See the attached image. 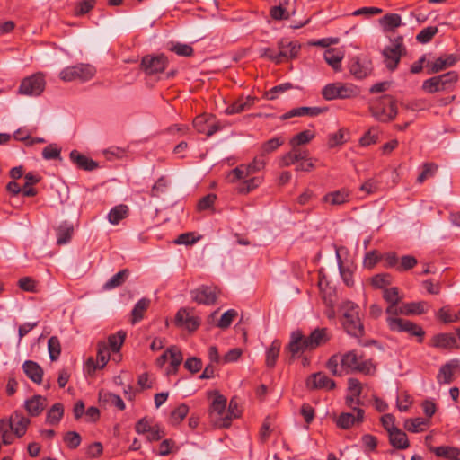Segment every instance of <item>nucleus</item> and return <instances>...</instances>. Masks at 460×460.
I'll list each match as a JSON object with an SVG mask.
<instances>
[{"mask_svg": "<svg viewBox=\"0 0 460 460\" xmlns=\"http://www.w3.org/2000/svg\"><path fill=\"white\" fill-rule=\"evenodd\" d=\"M193 300L199 304L211 305L216 301V293L214 288L208 286H201L200 288L191 292Z\"/></svg>", "mask_w": 460, "mask_h": 460, "instance_id": "412c9836", "label": "nucleus"}, {"mask_svg": "<svg viewBox=\"0 0 460 460\" xmlns=\"http://www.w3.org/2000/svg\"><path fill=\"white\" fill-rule=\"evenodd\" d=\"M6 423V427L13 433L16 438H22L26 434L28 427L31 423L29 418L25 417L22 412L14 411L10 418L1 419Z\"/></svg>", "mask_w": 460, "mask_h": 460, "instance_id": "9b49d317", "label": "nucleus"}, {"mask_svg": "<svg viewBox=\"0 0 460 460\" xmlns=\"http://www.w3.org/2000/svg\"><path fill=\"white\" fill-rule=\"evenodd\" d=\"M64 441L70 449H75L80 446L82 438L78 432L68 431L64 436Z\"/></svg>", "mask_w": 460, "mask_h": 460, "instance_id": "680f3d73", "label": "nucleus"}, {"mask_svg": "<svg viewBox=\"0 0 460 460\" xmlns=\"http://www.w3.org/2000/svg\"><path fill=\"white\" fill-rule=\"evenodd\" d=\"M70 159L71 161L76 164L79 169L84 171H93L98 168V163L93 160L92 158L82 155L77 150H73L70 152Z\"/></svg>", "mask_w": 460, "mask_h": 460, "instance_id": "4be33fe9", "label": "nucleus"}, {"mask_svg": "<svg viewBox=\"0 0 460 460\" xmlns=\"http://www.w3.org/2000/svg\"><path fill=\"white\" fill-rule=\"evenodd\" d=\"M248 176L249 172H247L245 164H240L227 173L226 180L231 183H234L238 181L245 179Z\"/></svg>", "mask_w": 460, "mask_h": 460, "instance_id": "3c124183", "label": "nucleus"}, {"mask_svg": "<svg viewBox=\"0 0 460 460\" xmlns=\"http://www.w3.org/2000/svg\"><path fill=\"white\" fill-rule=\"evenodd\" d=\"M314 137V133L311 130H304L296 135H295L290 139V145L292 147L298 146L301 145H305L309 143Z\"/></svg>", "mask_w": 460, "mask_h": 460, "instance_id": "603ef678", "label": "nucleus"}, {"mask_svg": "<svg viewBox=\"0 0 460 460\" xmlns=\"http://www.w3.org/2000/svg\"><path fill=\"white\" fill-rule=\"evenodd\" d=\"M349 190L345 188H342L341 190L326 193L323 197L322 202L328 203L332 206H341L349 202Z\"/></svg>", "mask_w": 460, "mask_h": 460, "instance_id": "aec40b11", "label": "nucleus"}, {"mask_svg": "<svg viewBox=\"0 0 460 460\" xmlns=\"http://www.w3.org/2000/svg\"><path fill=\"white\" fill-rule=\"evenodd\" d=\"M167 352H169V357L171 358L170 364L173 367V373H175L178 370V367L183 360V355L176 346L168 348Z\"/></svg>", "mask_w": 460, "mask_h": 460, "instance_id": "6e6d98bb", "label": "nucleus"}, {"mask_svg": "<svg viewBox=\"0 0 460 460\" xmlns=\"http://www.w3.org/2000/svg\"><path fill=\"white\" fill-rule=\"evenodd\" d=\"M306 337L304 336L301 331L296 330L290 335V341L287 346V349L291 353L292 357H296L305 350H309Z\"/></svg>", "mask_w": 460, "mask_h": 460, "instance_id": "2eb2a0df", "label": "nucleus"}, {"mask_svg": "<svg viewBox=\"0 0 460 460\" xmlns=\"http://www.w3.org/2000/svg\"><path fill=\"white\" fill-rule=\"evenodd\" d=\"M429 423V419L420 417L414 419H407L404 421V429L412 433H419L424 431Z\"/></svg>", "mask_w": 460, "mask_h": 460, "instance_id": "e433bc0d", "label": "nucleus"}, {"mask_svg": "<svg viewBox=\"0 0 460 460\" xmlns=\"http://www.w3.org/2000/svg\"><path fill=\"white\" fill-rule=\"evenodd\" d=\"M391 45L385 47L383 50L384 62L388 70L394 71L397 68L402 55L406 53L403 45L402 36H397L390 40Z\"/></svg>", "mask_w": 460, "mask_h": 460, "instance_id": "39448f33", "label": "nucleus"}, {"mask_svg": "<svg viewBox=\"0 0 460 460\" xmlns=\"http://www.w3.org/2000/svg\"><path fill=\"white\" fill-rule=\"evenodd\" d=\"M323 58L325 62L335 71L341 70V61L343 53L337 49H328L324 51Z\"/></svg>", "mask_w": 460, "mask_h": 460, "instance_id": "c756f323", "label": "nucleus"}, {"mask_svg": "<svg viewBox=\"0 0 460 460\" xmlns=\"http://www.w3.org/2000/svg\"><path fill=\"white\" fill-rule=\"evenodd\" d=\"M294 86L291 83H283L272 87L266 93V98L269 100H275L279 93H283L288 90L293 89Z\"/></svg>", "mask_w": 460, "mask_h": 460, "instance_id": "bf43d9fd", "label": "nucleus"}, {"mask_svg": "<svg viewBox=\"0 0 460 460\" xmlns=\"http://www.w3.org/2000/svg\"><path fill=\"white\" fill-rule=\"evenodd\" d=\"M456 62V57L453 54L438 58L433 62H428L426 67L428 74H436L447 67L453 66Z\"/></svg>", "mask_w": 460, "mask_h": 460, "instance_id": "f3484780", "label": "nucleus"}, {"mask_svg": "<svg viewBox=\"0 0 460 460\" xmlns=\"http://www.w3.org/2000/svg\"><path fill=\"white\" fill-rule=\"evenodd\" d=\"M305 385L309 390H333L336 386L334 380L329 378L326 374L323 372H317L310 375L306 381Z\"/></svg>", "mask_w": 460, "mask_h": 460, "instance_id": "f8f14e48", "label": "nucleus"}, {"mask_svg": "<svg viewBox=\"0 0 460 460\" xmlns=\"http://www.w3.org/2000/svg\"><path fill=\"white\" fill-rule=\"evenodd\" d=\"M151 300L149 298H141L137 302L134 308L131 311L130 316H143V314L146 312L148 307L150 306Z\"/></svg>", "mask_w": 460, "mask_h": 460, "instance_id": "0e129e2a", "label": "nucleus"}, {"mask_svg": "<svg viewBox=\"0 0 460 460\" xmlns=\"http://www.w3.org/2000/svg\"><path fill=\"white\" fill-rule=\"evenodd\" d=\"M168 58L164 54L146 55L141 59V69L147 75L163 73L168 66Z\"/></svg>", "mask_w": 460, "mask_h": 460, "instance_id": "0eeeda50", "label": "nucleus"}, {"mask_svg": "<svg viewBox=\"0 0 460 460\" xmlns=\"http://www.w3.org/2000/svg\"><path fill=\"white\" fill-rule=\"evenodd\" d=\"M285 143L283 137H272L261 146V155L264 157L266 155L275 152L279 146Z\"/></svg>", "mask_w": 460, "mask_h": 460, "instance_id": "79ce46f5", "label": "nucleus"}, {"mask_svg": "<svg viewBox=\"0 0 460 460\" xmlns=\"http://www.w3.org/2000/svg\"><path fill=\"white\" fill-rule=\"evenodd\" d=\"M129 275L130 271L128 269L119 270L103 284L102 289L104 291H109L121 287L126 282Z\"/></svg>", "mask_w": 460, "mask_h": 460, "instance_id": "7c9ffc66", "label": "nucleus"}, {"mask_svg": "<svg viewBox=\"0 0 460 460\" xmlns=\"http://www.w3.org/2000/svg\"><path fill=\"white\" fill-rule=\"evenodd\" d=\"M389 442L396 449H406L409 447L410 443L408 437L404 431L396 429L389 434Z\"/></svg>", "mask_w": 460, "mask_h": 460, "instance_id": "473e14b6", "label": "nucleus"}, {"mask_svg": "<svg viewBox=\"0 0 460 460\" xmlns=\"http://www.w3.org/2000/svg\"><path fill=\"white\" fill-rule=\"evenodd\" d=\"M95 73L96 69L92 65L80 63L62 69L59 73V77L64 82L75 80L86 82L91 80L95 75Z\"/></svg>", "mask_w": 460, "mask_h": 460, "instance_id": "7ed1b4c3", "label": "nucleus"}, {"mask_svg": "<svg viewBox=\"0 0 460 460\" xmlns=\"http://www.w3.org/2000/svg\"><path fill=\"white\" fill-rule=\"evenodd\" d=\"M378 139V129L375 128H371L368 129L364 136L360 138V145L363 146H370L371 144H375Z\"/></svg>", "mask_w": 460, "mask_h": 460, "instance_id": "774afa93", "label": "nucleus"}, {"mask_svg": "<svg viewBox=\"0 0 460 460\" xmlns=\"http://www.w3.org/2000/svg\"><path fill=\"white\" fill-rule=\"evenodd\" d=\"M96 4V0H80L76 2L74 7V15L81 17L87 14L95 7Z\"/></svg>", "mask_w": 460, "mask_h": 460, "instance_id": "a18cd8bd", "label": "nucleus"}, {"mask_svg": "<svg viewBox=\"0 0 460 460\" xmlns=\"http://www.w3.org/2000/svg\"><path fill=\"white\" fill-rule=\"evenodd\" d=\"M189 412V406L186 403H181L176 407L170 414L169 423L172 425L180 424L187 416Z\"/></svg>", "mask_w": 460, "mask_h": 460, "instance_id": "09e8293b", "label": "nucleus"}, {"mask_svg": "<svg viewBox=\"0 0 460 460\" xmlns=\"http://www.w3.org/2000/svg\"><path fill=\"white\" fill-rule=\"evenodd\" d=\"M256 98L251 95L241 96L226 109L228 115L241 113L250 110L255 104Z\"/></svg>", "mask_w": 460, "mask_h": 460, "instance_id": "6ab92c4d", "label": "nucleus"}, {"mask_svg": "<svg viewBox=\"0 0 460 460\" xmlns=\"http://www.w3.org/2000/svg\"><path fill=\"white\" fill-rule=\"evenodd\" d=\"M327 111V108L321 107H298L290 110L289 111L284 113L281 116V119L286 120L291 119L293 117H301V116H308V117H316Z\"/></svg>", "mask_w": 460, "mask_h": 460, "instance_id": "a211bd4d", "label": "nucleus"}, {"mask_svg": "<svg viewBox=\"0 0 460 460\" xmlns=\"http://www.w3.org/2000/svg\"><path fill=\"white\" fill-rule=\"evenodd\" d=\"M281 342L279 340H274L270 348L266 351V366L269 368H273L276 366L277 359L279 356Z\"/></svg>", "mask_w": 460, "mask_h": 460, "instance_id": "4c0bfd02", "label": "nucleus"}, {"mask_svg": "<svg viewBox=\"0 0 460 460\" xmlns=\"http://www.w3.org/2000/svg\"><path fill=\"white\" fill-rule=\"evenodd\" d=\"M457 360H452L443 365L438 374L437 379L439 384H449L453 379V369L457 367Z\"/></svg>", "mask_w": 460, "mask_h": 460, "instance_id": "f704fd0d", "label": "nucleus"}, {"mask_svg": "<svg viewBox=\"0 0 460 460\" xmlns=\"http://www.w3.org/2000/svg\"><path fill=\"white\" fill-rule=\"evenodd\" d=\"M261 183L260 177H252L248 180H244L237 186L236 190L240 194H248L255 190Z\"/></svg>", "mask_w": 460, "mask_h": 460, "instance_id": "8fccbe9b", "label": "nucleus"}, {"mask_svg": "<svg viewBox=\"0 0 460 460\" xmlns=\"http://www.w3.org/2000/svg\"><path fill=\"white\" fill-rule=\"evenodd\" d=\"M348 68L350 75L359 80L367 77L373 71L372 62L367 57L350 58Z\"/></svg>", "mask_w": 460, "mask_h": 460, "instance_id": "9d476101", "label": "nucleus"}, {"mask_svg": "<svg viewBox=\"0 0 460 460\" xmlns=\"http://www.w3.org/2000/svg\"><path fill=\"white\" fill-rule=\"evenodd\" d=\"M380 24L385 31H394L402 25V17L398 13H388L380 19Z\"/></svg>", "mask_w": 460, "mask_h": 460, "instance_id": "c9c22d12", "label": "nucleus"}, {"mask_svg": "<svg viewBox=\"0 0 460 460\" xmlns=\"http://www.w3.org/2000/svg\"><path fill=\"white\" fill-rule=\"evenodd\" d=\"M417 259L411 255H404L401 258L400 263L398 262L397 270L406 271L414 268L417 264Z\"/></svg>", "mask_w": 460, "mask_h": 460, "instance_id": "338daca9", "label": "nucleus"}, {"mask_svg": "<svg viewBox=\"0 0 460 460\" xmlns=\"http://www.w3.org/2000/svg\"><path fill=\"white\" fill-rule=\"evenodd\" d=\"M372 116L381 122H389L397 115V105L395 99L385 94L370 104Z\"/></svg>", "mask_w": 460, "mask_h": 460, "instance_id": "f257e3e1", "label": "nucleus"}, {"mask_svg": "<svg viewBox=\"0 0 460 460\" xmlns=\"http://www.w3.org/2000/svg\"><path fill=\"white\" fill-rule=\"evenodd\" d=\"M365 411L357 409L356 415L352 412H342L336 420V425L342 429H349L353 426H358L364 421Z\"/></svg>", "mask_w": 460, "mask_h": 460, "instance_id": "ddd939ff", "label": "nucleus"}, {"mask_svg": "<svg viewBox=\"0 0 460 460\" xmlns=\"http://www.w3.org/2000/svg\"><path fill=\"white\" fill-rule=\"evenodd\" d=\"M242 414V411L239 409V402L237 397H233L228 405L227 411L225 417H222V422L220 427L229 428L234 419L239 418Z\"/></svg>", "mask_w": 460, "mask_h": 460, "instance_id": "a878e982", "label": "nucleus"}, {"mask_svg": "<svg viewBox=\"0 0 460 460\" xmlns=\"http://www.w3.org/2000/svg\"><path fill=\"white\" fill-rule=\"evenodd\" d=\"M429 346L440 349H452L460 348L455 335L448 332H441L434 335L429 341Z\"/></svg>", "mask_w": 460, "mask_h": 460, "instance_id": "4468645a", "label": "nucleus"}, {"mask_svg": "<svg viewBox=\"0 0 460 460\" xmlns=\"http://www.w3.org/2000/svg\"><path fill=\"white\" fill-rule=\"evenodd\" d=\"M100 400L105 403L115 406L119 411L126 409L125 402L121 397L116 394L111 392L100 393Z\"/></svg>", "mask_w": 460, "mask_h": 460, "instance_id": "c03bdc74", "label": "nucleus"}, {"mask_svg": "<svg viewBox=\"0 0 460 460\" xmlns=\"http://www.w3.org/2000/svg\"><path fill=\"white\" fill-rule=\"evenodd\" d=\"M169 50H171L172 52L175 53L180 57L186 58L191 57L194 53V49L190 45L180 42L172 44L169 48Z\"/></svg>", "mask_w": 460, "mask_h": 460, "instance_id": "5fc2aeb1", "label": "nucleus"}, {"mask_svg": "<svg viewBox=\"0 0 460 460\" xmlns=\"http://www.w3.org/2000/svg\"><path fill=\"white\" fill-rule=\"evenodd\" d=\"M341 364L342 368L366 375L370 374L373 369L371 362L364 360L363 356L358 355L355 350H350L345 353L341 359Z\"/></svg>", "mask_w": 460, "mask_h": 460, "instance_id": "423d86ee", "label": "nucleus"}, {"mask_svg": "<svg viewBox=\"0 0 460 460\" xmlns=\"http://www.w3.org/2000/svg\"><path fill=\"white\" fill-rule=\"evenodd\" d=\"M127 332L123 330L118 331L114 334H111L108 337L109 348L113 352H119L126 339Z\"/></svg>", "mask_w": 460, "mask_h": 460, "instance_id": "de8ad7c7", "label": "nucleus"}, {"mask_svg": "<svg viewBox=\"0 0 460 460\" xmlns=\"http://www.w3.org/2000/svg\"><path fill=\"white\" fill-rule=\"evenodd\" d=\"M57 243L58 245L66 244L72 239L74 234V226L67 221L62 222L57 228Z\"/></svg>", "mask_w": 460, "mask_h": 460, "instance_id": "2f4dec72", "label": "nucleus"}, {"mask_svg": "<svg viewBox=\"0 0 460 460\" xmlns=\"http://www.w3.org/2000/svg\"><path fill=\"white\" fill-rule=\"evenodd\" d=\"M152 419L144 417L140 419L135 425V430L137 434H147L151 428L154 426Z\"/></svg>", "mask_w": 460, "mask_h": 460, "instance_id": "69168bd1", "label": "nucleus"}, {"mask_svg": "<svg viewBox=\"0 0 460 460\" xmlns=\"http://www.w3.org/2000/svg\"><path fill=\"white\" fill-rule=\"evenodd\" d=\"M387 321L388 326L391 330L406 332L411 335L419 337V341L422 342L425 332L420 326L417 325L413 322H411L406 318H387Z\"/></svg>", "mask_w": 460, "mask_h": 460, "instance_id": "1a4fd4ad", "label": "nucleus"}, {"mask_svg": "<svg viewBox=\"0 0 460 460\" xmlns=\"http://www.w3.org/2000/svg\"><path fill=\"white\" fill-rule=\"evenodd\" d=\"M342 326L350 336L361 338L364 335V324L360 318H343Z\"/></svg>", "mask_w": 460, "mask_h": 460, "instance_id": "393cba45", "label": "nucleus"}, {"mask_svg": "<svg viewBox=\"0 0 460 460\" xmlns=\"http://www.w3.org/2000/svg\"><path fill=\"white\" fill-rule=\"evenodd\" d=\"M438 170V165L434 163H425L422 165V170L417 178V182L423 183L427 179L435 175Z\"/></svg>", "mask_w": 460, "mask_h": 460, "instance_id": "864d4df0", "label": "nucleus"}, {"mask_svg": "<svg viewBox=\"0 0 460 460\" xmlns=\"http://www.w3.org/2000/svg\"><path fill=\"white\" fill-rule=\"evenodd\" d=\"M336 258H337L339 271H340L341 277L344 284L347 287H352L354 285L353 270L350 268L345 267L343 265V262L341 261V255L338 251L336 252Z\"/></svg>", "mask_w": 460, "mask_h": 460, "instance_id": "a19ab883", "label": "nucleus"}, {"mask_svg": "<svg viewBox=\"0 0 460 460\" xmlns=\"http://www.w3.org/2000/svg\"><path fill=\"white\" fill-rule=\"evenodd\" d=\"M278 46L279 49V52L278 53L279 63L282 62L283 58H295L301 49V46L297 41H287L284 40H281L278 43Z\"/></svg>", "mask_w": 460, "mask_h": 460, "instance_id": "dca6fc26", "label": "nucleus"}, {"mask_svg": "<svg viewBox=\"0 0 460 460\" xmlns=\"http://www.w3.org/2000/svg\"><path fill=\"white\" fill-rule=\"evenodd\" d=\"M22 368L26 376L34 383L40 384L42 382L43 369L41 367L31 360L23 363Z\"/></svg>", "mask_w": 460, "mask_h": 460, "instance_id": "c85d7f7f", "label": "nucleus"}, {"mask_svg": "<svg viewBox=\"0 0 460 460\" xmlns=\"http://www.w3.org/2000/svg\"><path fill=\"white\" fill-rule=\"evenodd\" d=\"M429 450L434 453L438 457H441L447 460H460V449L456 447L450 446H440L433 447L429 446Z\"/></svg>", "mask_w": 460, "mask_h": 460, "instance_id": "b1692460", "label": "nucleus"}, {"mask_svg": "<svg viewBox=\"0 0 460 460\" xmlns=\"http://www.w3.org/2000/svg\"><path fill=\"white\" fill-rule=\"evenodd\" d=\"M47 399L41 395H33L25 401L24 407L28 413L36 417L39 416L46 407Z\"/></svg>", "mask_w": 460, "mask_h": 460, "instance_id": "5701e85b", "label": "nucleus"}, {"mask_svg": "<svg viewBox=\"0 0 460 460\" xmlns=\"http://www.w3.org/2000/svg\"><path fill=\"white\" fill-rule=\"evenodd\" d=\"M110 359V349L104 342H99L97 345L96 360L101 367H104Z\"/></svg>", "mask_w": 460, "mask_h": 460, "instance_id": "13d9d810", "label": "nucleus"}, {"mask_svg": "<svg viewBox=\"0 0 460 460\" xmlns=\"http://www.w3.org/2000/svg\"><path fill=\"white\" fill-rule=\"evenodd\" d=\"M45 84L42 74H34L22 81L19 93L25 95L39 96L44 91Z\"/></svg>", "mask_w": 460, "mask_h": 460, "instance_id": "6e6552de", "label": "nucleus"}, {"mask_svg": "<svg viewBox=\"0 0 460 460\" xmlns=\"http://www.w3.org/2000/svg\"><path fill=\"white\" fill-rule=\"evenodd\" d=\"M358 93V87L354 84L340 82L328 84L322 90V95L327 101L353 98Z\"/></svg>", "mask_w": 460, "mask_h": 460, "instance_id": "20e7f679", "label": "nucleus"}, {"mask_svg": "<svg viewBox=\"0 0 460 460\" xmlns=\"http://www.w3.org/2000/svg\"><path fill=\"white\" fill-rule=\"evenodd\" d=\"M392 276L388 273L375 275L371 279V284L377 288H383L391 284Z\"/></svg>", "mask_w": 460, "mask_h": 460, "instance_id": "e2e57ef3", "label": "nucleus"}, {"mask_svg": "<svg viewBox=\"0 0 460 460\" xmlns=\"http://www.w3.org/2000/svg\"><path fill=\"white\" fill-rule=\"evenodd\" d=\"M458 75L456 72L450 71L440 75L433 76L422 83V90L428 93H435L448 91L456 83Z\"/></svg>", "mask_w": 460, "mask_h": 460, "instance_id": "f03ea898", "label": "nucleus"}, {"mask_svg": "<svg viewBox=\"0 0 460 460\" xmlns=\"http://www.w3.org/2000/svg\"><path fill=\"white\" fill-rule=\"evenodd\" d=\"M128 208L120 204L112 208L108 214V220L112 225H118L123 218L128 216Z\"/></svg>", "mask_w": 460, "mask_h": 460, "instance_id": "ea45409f", "label": "nucleus"}, {"mask_svg": "<svg viewBox=\"0 0 460 460\" xmlns=\"http://www.w3.org/2000/svg\"><path fill=\"white\" fill-rule=\"evenodd\" d=\"M226 402L227 400L223 394L218 392L215 393V398L211 403L210 409L212 412L217 413L218 416L217 422L219 426L222 422V417H225L226 415Z\"/></svg>", "mask_w": 460, "mask_h": 460, "instance_id": "72a5a7b5", "label": "nucleus"}, {"mask_svg": "<svg viewBox=\"0 0 460 460\" xmlns=\"http://www.w3.org/2000/svg\"><path fill=\"white\" fill-rule=\"evenodd\" d=\"M306 340L308 343L305 345V347H309V350L316 349L317 347L324 344L329 340L327 337V329H315L308 337H306Z\"/></svg>", "mask_w": 460, "mask_h": 460, "instance_id": "bb28decb", "label": "nucleus"}, {"mask_svg": "<svg viewBox=\"0 0 460 460\" xmlns=\"http://www.w3.org/2000/svg\"><path fill=\"white\" fill-rule=\"evenodd\" d=\"M265 165L266 161L264 157L260 154L258 156L254 157V159L249 164H245V167L247 172H249V175H251L262 170Z\"/></svg>", "mask_w": 460, "mask_h": 460, "instance_id": "052dcab7", "label": "nucleus"}, {"mask_svg": "<svg viewBox=\"0 0 460 460\" xmlns=\"http://www.w3.org/2000/svg\"><path fill=\"white\" fill-rule=\"evenodd\" d=\"M64 415V406L61 402L54 403L48 411L46 422L49 425H58Z\"/></svg>", "mask_w": 460, "mask_h": 460, "instance_id": "58836bf2", "label": "nucleus"}, {"mask_svg": "<svg viewBox=\"0 0 460 460\" xmlns=\"http://www.w3.org/2000/svg\"><path fill=\"white\" fill-rule=\"evenodd\" d=\"M438 30L436 26H429L422 29L416 36V40L422 44L429 42L438 33Z\"/></svg>", "mask_w": 460, "mask_h": 460, "instance_id": "4d7b16f0", "label": "nucleus"}, {"mask_svg": "<svg viewBox=\"0 0 460 460\" xmlns=\"http://www.w3.org/2000/svg\"><path fill=\"white\" fill-rule=\"evenodd\" d=\"M359 306L350 300H344L339 304L338 312L341 316H358Z\"/></svg>", "mask_w": 460, "mask_h": 460, "instance_id": "37998d69", "label": "nucleus"}, {"mask_svg": "<svg viewBox=\"0 0 460 460\" xmlns=\"http://www.w3.org/2000/svg\"><path fill=\"white\" fill-rule=\"evenodd\" d=\"M429 305L427 302H411L401 305L402 314H424L429 313Z\"/></svg>", "mask_w": 460, "mask_h": 460, "instance_id": "cd10ccee", "label": "nucleus"}, {"mask_svg": "<svg viewBox=\"0 0 460 460\" xmlns=\"http://www.w3.org/2000/svg\"><path fill=\"white\" fill-rule=\"evenodd\" d=\"M173 324L180 329L188 330L189 332H193L200 325L199 318H174Z\"/></svg>", "mask_w": 460, "mask_h": 460, "instance_id": "49530a36", "label": "nucleus"}]
</instances>
